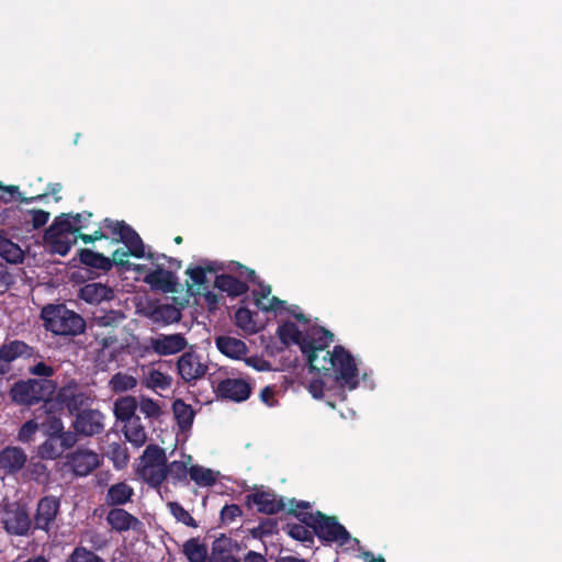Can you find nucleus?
I'll return each instance as SVG.
<instances>
[{"mask_svg": "<svg viewBox=\"0 0 562 562\" xmlns=\"http://www.w3.org/2000/svg\"><path fill=\"white\" fill-rule=\"evenodd\" d=\"M280 341L290 346L297 345L311 372L322 373L333 379L338 385L355 390L359 385V370L353 356L342 346L328 350L334 334L325 328L310 335L303 334L293 322H285L278 327Z\"/></svg>", "mask_w": 562, "mask_h": 562, "instance_id": "1", "label": "nucleus"}, {"mask_svg": "<svg viewBox=\"0 0 562 562\" xmlns=\"http://www.w3.org/2000/svg\"><path fill=\"white\" fill-rule=\"evenodd\" d=\"M288 514L313 529L314 535L323 544L338 543L344 546L351 539L349 531L338 521L336 516H328L321 510L297 512L293 508L288 510Z\"/></svg>", "mask_w": 562, "mask_h": 562, "instance_id": "2", "label": "nucleus"}, {"mask_svg": "<svg viewBox=\"0 0 562 562\" xmlns=\"http://www.w3.org/2000/svg\"><path fill=\"white\" fill-rule=\"evenodd\" d=\"M41 317L45 329L56 336L75 337L87 328L85 318L65 305L48 304L43 307Z\"/></svg>", "mask_w": 562, "mask_h": 562, "instance_id": "3", "label": "nucleus"}, {"mask_svg": "<svg viewBox=\"0 0 562 562\" xmlns=\"http://www.w3.org/2000/svg\"><path fill=\"white\" fill-rule=\"evenodd\" d=\"M55 391V385L47 379H29L15 382L10 391L11 401L18 405L32 406L47 402Z\"/></svg>", "mask_w": 562, "mask_h": 562, "instance_id": "4", "label": "nucleus"}, {"mask_svg": "<svg viewBox=\"0 0 562 562\" xmlns=\"http://www.w3.org/2000/svg\"><path fill=\"white\" fill-rule=\"evenodd\" d=\"M167 456L158 445H148L140 457L137 474L149 486L157 488L166 480Z\"/></svg>", "mask_w": 562, "mask_h": 562, "instance_id": "5", "label": "nucleus"}, {"mask_svg": "<svg viewBox=\"0 0 562 562\" xmlns=\"http://www.w3.org/2000/svg\"><path fill=\"white\" fill-rule=\"evenodd\" d=\"M43 240L49 252L66 256L78 237L71 233V227L65 215L54 218L52 225L44 232Z\"/></svg>", "mask_w": 562, "mask_h": 562, "instance_id": "6", "label": "nucleus"}, {"mask_svg": "<svg viewBox=\"0 0 562 562\" xmlns=\"http://www.w3.org/2000/svg\"><path fill=\"white\" fill-rule=\"evenodd\" d=\"M57 401L71 416H78L85 409L91 408L94 396L90 391H85L76 383L61 386L57 393Z\"/></svg>", "mask_w": 562, "mask_h": 562, "instance_id": "7", "label": "nucleus"}, {"mask_svg": "<svg viewBox=\"0 0 562 562\" xmlns=\"http://www.w3.org/2000/svg\"><path fill=\"white\" fill-rule=\"evenodd\" d=\"M102 227L109 229L113 236H117L115 241L123 243L130 249V252L133 257H145V248L142 238L137 232L124 221H113L111 218H105L102 222Z\"/></svg>", "mask_w": 562, "mask_h": 562, "instance_id": "8", "label": "nucleus"}, {"mask_svg": "<svg viewBox=\"0 0 562 562\" xmlns=\"http://www.w3.org/2000/svg\"><path fill=\"white\" fill-rule=\"evenodd\" d=\"M122 314L120 312L110 310L102 312L101 314H93V317L90 323V329L94 328H106L110 329L105 335L102 333L95 331L93 334L98 345L102 349L110 348L117 340L116 335L114 334V329L119 326Z\"/></svg>", "mask_w": 562, "mask_h": 562, "instance_id": "9", "label": "nucleus"}, {"mask_svg": "<svg viewBox=\"0 0 562 562\" xmlns=\"http://www.w3.org/2000/svg\"><path fill=\"white\" fill-rule=\"evenodd\" d=\"M2 522L5 531L13 536H26L32 526L26 508L16 503L5 506Z\"/></svg>", "mask_w": 562, "mask_h": 562, "instance_id": "10", "label": "nucleus"}, {"mask_svg": "<svg viewBox=\"0 0 562 562\" xmlns=\"http://www.w3.org/2000/svg\"><path fill=\"white\" fill-rule=\"evenodd\" d=\"M216 395L233 402H244L249 398L252 387L245 379L226 378L214 387Z\"/></svg>", "mask_w": 562, "mask_h": 562, "instance_id": "11", "label": "nucleus"}, {"mask_svg": "<svg viewBox=\"0 0 562 562\" xmlns=\"http://www.w3.org/2000/svg\"><path fill=\"white\" fill-rule=\"evenodd\" d=\"M67 464L75 475L87 476L101 464V458L94 451L78 448L67 456Z\"/></svg>", "mask_w": 562, "mask_h": 562, "instance_id": "12", "label": "nucleus"}, {"mask_svg": "<svg viewBox=\"0 0 562 562\" xmlns=\"http://www.w3.org/2000/svg\"><path fill=\"white\" fill-rule=\"evenodd\" d=\"M248 506L255 505L259 513L274 515L285 509L283 497H278L272 491H256L246 496Z\"/></svg>", "mask_w": 562, "mask_h": 562, "instance_id": "13", "label": "nucleus"}, {"mask_svg": "<svg viewBox=\"0 0 562 562\" xmlns=\"http://www.w3.org/2000/svg\"><path fill=\"white\" fill-rule=\"evenodd\" d=\"M59 499L53 495L42 497L34 514V528L48 531L59 513Z\"/></svg>", "mask_w": 562, "mask_h": 562, "instance_id": "14", "label": "nucleus"}, {"mask_svg": "<svg viewBox=\"0 0 562 562\" xmlns=\"http://www.w3.org/2000/svg\"><path fill=\"white\" fill-rule=\"evenodd\" d=\"M72 427L79 435L91 437L104 430V415L99 409H85L76 416Z\"/></svg>", "mask_w": 562, "mask_h": 562, "instance_id": "15", "label": "nucleus"}, {"mask_svg": "<svg viewBox=\"0 0 562 562\" xmlns=\"http://www.w3.org/2000/svg\"><path fill=\"white\" fill-rule=\"evenodd\" d=\"M105 520L111 529L119 533L126 532L128 530L138 532L144 526L136 516L121 507L111 508L106 514Z\"/></svg>", "mask_w": 562, "mask_h": 562, "instance_id": "16", "label": "nucleus"}, {"mask_svg": "<svg viewBox=\"0 0 562 562\" xmlns=\"http://www.w3.org/2000/svg\"><path fill=\"white\" fill-rule=\"evenodd\" d=\"M26 462L27 456L21 447L8 446L0 451V471L5 475L19 473Z\"/></svg>", "mask_w": 562, "mask_h": 562, "instance_id": "17", "label": "nucleus"}, {"mask_svg": "<svg viewBox=\"0 0 562 562\" xmlns=\"http://www.w3.org/2000/svg\"><path fill=\"white\" fill-rule=\"evenodd\" d=\"M188 341L182 334H160L150 339V347L159 356H170L183 351Z\"/></svg>", "mask_w": 562, "mask_h": 562, "instance_id": "18", "label": "nucleus"}, {"mask_svg": "<svg viewBox=\"0 0 562 562\" xmlns=\"http://www.w3.org/2000/svg\"><path fill=\"white\" fill-rule=\"evenodd\" d=\"M178 373L186 382H192L202 378L207 366L202 363L200 356L194 352H184L177 362Z\"/></svg>", "mask_w": 562, "mask_h": 562, "instance_id": "19", "label": "nucleus"}, {"mask_svg": "<svg viewBox=\"0 0 562 562\" xmlns=\"http://www.w3.org/2000/svg\"><path fill=\"white\" fill-rule=\"evenodd\" d=\"M0 357L5 363H11L19 358L31 359L40 357V355L34 347L27 345L25 341L14 339L2 344L0 347Z\"/></svg>", "mask_w": 562, "mask_h": 562, "instance_id": "20", "label": "nucleus"}, {"mask_svg": "<svg viewBox=\"0 0 562 562\" xmlns=\"http://www.w3.org/2000/svg\"><path fill=\"white\" fill-rule=\"evenodd\" d=\"M78 297L88 304H100L113 300L114 291L106 284L91 282L79 289Z\"/></svg>", "mask_w": 562, "mask_h": 562, "instance_id": "21", "label": "nucleus"}, {"mask_svg": "<svg viewBox=\"0 0 562 562\" xmlns=\"http://www.w3.org/2000/svg\"><path fill=\"white\" fill-rule=\"evenodd\" d=\"M145 282L153 289L172 293L177 291L178 279L175 272L157 267L145 277Z\"/></svg>", "mask_w": 562, "mask_h": 562, "instance_id": "22", "label": "nucleus"}, {"mask_svg": "<svg viewBox=\"0 0 562 562\" xmlns=\"http://www.w3.org/2000/svg\"><path fill=\"white\" fill-rule=\"evenodd\" d=\"M134 488L126 482H119L111 485L105 494V505L111 508H119L132 501Z\"/></svg>", "mask_w": 562, "mask_h": 562, "instance_id": "23", "label": "nucleus"}, {"mask_svg": "<svg viewBox=\"0 0 562 562\" xmlns=\"http://www.w3.org/2000/svg\"><path fill=\"white\" fill-rule=\"evenodd\" d=\"M214 286L222 292L227 293L228 296H240L248 292L249 286L246 282L239 280L232 274H218L215 277Z\"/></svg>", "mask_w": 562, "mask_h": 562, "instance_id": "24", "label": "nucleus"}, {"mask_svg": "<svg viewBox=\"0 0 562 562\" xmlns=\"http://www.w3.org/2000/svg\"><path fill=\"white\" fill-rule=\"evenodd\" d=\"M123 434L128 442L139 448L147 441V432L139 416L124 422Z\"/></svg>", "mask_w": 562, "mask_h": 562, "instance_id": "25", "label": "nucleus"}, {"mask_svg": "<svg viewBox=\"0 0 562 562\" xmlns=\"http://www.w3.org/2000/svg\"><path fill=\"white\" fill-rule=\"evenodd\" d=\"M77 257L83 266L101 270L103 272H109L111 270L110 258L105 257L101 252H95L88 248H80L77 252Z\"/></svg>", "mask_w": 562, "mask_h": 562, "instance_id": "26", "label": "nucleus"}, {"mask_svg": "<svg viewBox=\"0 0 562 562\" xmlns=\"http://www.w3.org/2000/svg\"><path fill=\"white\" fill-rule=\"evenodd\" d=\"M216 347L223 355L233 359H240L247 352V345L243 340L229 336L216 338Z\"/></svg>", "mask_w": 562, "mask_h": 562, "instance_id": "27", "label": "nucleus"}, {"mask_svg": "<svg viewBox=\"0 0 562 562\" xmlns=\"http://www.w3.org/2000/svg\"><path fill=\"white\" fill-rule=\"evenodd\" d=\"M172 411L179 428L186 431L192 427L195 412L191 405L183 400L177 398L172 403Z\"/></svg>", "mask_w": 562, "mask_h": 562, "instance_id": "28", "label": "nucleus"}, {"mask_svg": "<svg viewBox=\"0 0 562 562\" xmlns=\"http://www.w3.org/2000/svg\"><path fill=\"white\" fill-rule=\"evenodd\" d=\"M137 409V402L133 396H124L116 400L114 404V414L117 420L122 423L126 420H131L132 418L137 417L135 414Z\"/></svg>", "mask_w": 562, "mask_h": 562, "instance_id": "29", "label": "nucleus"}, {"mask_svg": "<svg viewBox=\"0 0 562 562\" xmlns=\"http://www.w3.org/2000/svg\"><path fill=\"white\" fill-rule=\"evenodd\" d=\"M38 457L43 460H55L64 453V450L58 441V437L53 431L48 438L38 446Z\"/></svg>", "mask_w": 562, "mask_h": 562, "instance_id": "30", "label": "nucleus"}, {"mask_svg": "<svg viewBox=\"0 0 562 562\" xmlns=\"http://www.w3.org/2000/svg\"><path fill=\"white\" fill-rule=\"evenodd\" d=\"M189 469L187 467V463L183 461H172L170 463H167L166 467V480L169 477L172 482V484H182V485H189Z\"/></svg>", "mask_w": 562, "mask_h": 562, "instance_id": "31", "label": "nucleus"}, {"mask_svg": "<svg viewBox=\"0 0 562 562\" xmlns=\"http://www.w3.org/2000/svg\"><path fill=\"white\" fill-rule=\"evenodd\" d=\"M190 479L199 486L207 487L216 483V475L213 470L203 468L199 464L189 469Z\"/></svg>", "mask_w": 562, "mask_h": 562, "instance_id": "32", "label": "nucleus"}, {"mask_svg": "<svg viewBox=\"0 0 562 562\" xmlns=\"http://www.w3.org/2000/svg\"><path fill=\"white\" fill-rule=\"evenodd\" d=\"M0 257L7 262L20 263L24 259V254L19 245L0 237Z\"/></svg>", "mask_w": 562, "mask_h": 562, "instance_id": "33", "label": "nucleus"}, {"mask_svg": "<svg viewBox=\"0 0 562 562\" xmlns=\"http://www.w3.org/2000/svg\"><path fill=\"white\" fill-rule=\"evenodd\" d=\"M183 553L190 562H205L207 559L206 546L195 538L189 539L183 544Z\"/></svg>", "mask_w": 562, "mask_h": 562, "instance_id": "34", "label": "nucleus"}, {"mask_svg": "<svg viewBox=\"0 0 562 562\" xmlns=\"http://www.w3.org/2000/svg\"><path fill=\"white\" fill-rule=\"evenodd\" d=\"M286 532L294 540L305 543L307 547L314 543V532L305 524H286Z\"/></svg>", "mask_w": 562, "mask_h": 562, "instance_id": "35", "label": "nucleus"}, {"mask_svg": "<svg viewBox=\"0 0 562 562\" xmlns=\"http://www.w3.org/2000/svg\"><path fill=\"white\" fill-rule=\"evenodd\" d=\"M172 378L159 370L151 369L144 379V384L151 390H167L171 386Z\"/></svg>", "mask_w": 562, "mask_h": 562, "instance_id": "36", "label": "nucleus"}, {"mask_svg": "<svg viewBox=\"0 0 562 562\" xmlns=\"http://www.w3.org/2000/svg\"><path fill=\"white\" fill-rule=\"evenodd\" d=\"M108 457L116 469L125 468L130 460L127 448L120 442H112L109 445Z\"/></svg>", "mask_w": 562, "mask_h": 562, "instance_id": "37", "label": "nucleus"}, {"mask_svg": "<svg viewBox=\"0 0 562 562\" xmlns=\"http://www.w3.org/2000/svg\"><path fill=\"white\" fill-rule=\"evenodd\" d=\"M109 385L114 393H123L133 390L137 385V380L130 374L117 372L112 375Z\"/></svg>", "mask_w": 562, "mask_h": 562, "instance_id": "38", "label": "nucleus"}, {"mask_svg": "<svg viewBox=\"0 0 562 562\" xmlns=\"http://www.w3.org/2000/svg\"><path fill=\"white\" fill-rule=\"evenodd\" d=\"M52 428H53V431L58 437V441H59L64 452L67 449L72 448L77 443V440H78L77 435H79V434L76 431L72 432L70 430L64 431L63 424H61L60 419H56L53 423Z\"/></svg>", "mask_w": 562, "mask_h": 562, "instance_id": "39", "label": "nucleus"}, {"mask_svg": "<svg viewBox=\"0 0 562 562\" xmlns=\"http://www.w3.org/2000/svg\"><path fill=\"white\" fill-rule=\"evenodd\" d=\"M180 316L179 310L171 304L157 306L153 312V318L156 322H162L165 324L178 322Z\"/></svg>", "mask_w": 562, "mask_h": 562, "instance_id": "40", "label": "nucleus"}, {"mask_svg": "<svg viewBox=\"0 0 562 562\" xmlns=\"http://www.w3.org/2000/svg\"><path fill=\"white\" fill-rule=\"evenodd\" d=\"M60 215H65L67 221L70 224L71 233L76 235L83 228H88L93 214L89 211H83L81 213L71 214V213H61Z\"/></svg>", "mask_w": 562, "mask_h": 562, "instance_id": "41", "label": "nucleus"}, {"mask_svg": "<svg viewBox=\"0 0 562 562\" xmlns=\"http://www.w3.org/2000/svg\"><path fill=\"white\" fill-rule=\"evenodd\" d=\"M67 562H106L99 557L93 550L83 546H77L68 557Z\"/></svg>", "mask_w": 562, "mask_h": 562, "instance_id": "42", "label": "nucleus"}, {"mask_svg": "<svg viewBox=\"0 0 562 562\" xmlns=\"http://www.w3.org/2000/svg\"><path fill=\"white\" fill-rule=\"evenodd\" d=\"M169 510L171 515L180 522L184 524L188 527L196 528L198 524L195 519L189 514L183 506L177 502H170L168 504Z\"/></svg>", "mask_w": 562, "mask_h": 562, "instance_id": "43", "label": "nucleus"}, {"mask_svg": "<svg viewBox=\"0 0 562 562\" xmlns=\"http://www.w3.org/2000/svg\"><path fill=\"white\" fill-rule=\"evenodd\" d=\"M254 313L246 308V307H239L235 312V321L236 325L245 330H256V323L254 322Z\"/></svg>", "mask_w": 562, "mask_h": 562, "instance_id": "44", "label": "nucleus"}, {"mask_svg": "<svg viewBox=\"0 0 562 562\" xmlns=\"http://www.w3.org/2000/svg\"><path fill=\"white\" fill-rule=\"evenodd\" d=\"M278 532V521L272 518L262 519L257 527L251 530L255 538H262Z\"/></svg>", "mask_w": 562, "mask_h": 562, "instance_id": "45", "label": "nucleus"}, {"mask_svg": "<svg viewBox=\"0 0 562 562\" xmlns=\"http://www.w3.org/2000/svg\"><path fill=\"white\" fill-rule=\"evenodd\" d=\"M139 411L148 418H158L161 415V408L158 402L149 397H142L139 402Z\"/></svg>", "mask_w": 562, "mask_h": 562, "instance_id": "46", "label": "nucleus"}, {"mask_svg": "<svg viewBox=\"0 0 562 562\" xmlns=\"http://www.w3.org/2000/svg\"><path fill=\"white\" fill-rule=\"evenodd\" d=\"M83 539L89 543L90 548L94 551H101L108 547V539L104 535L90 530L83 533Z\"/></svg>", "mask_w": 562, "mask_h": 562, "instance_id": "47", "label": "nucleus"}, {"mask_svg": "<svg viewBox=\"0 0 562 562\" xmlns=\"http://www.w3.org/2000/svg\"><path fill=\"white\" fill-rule=\"evenodd\" d=\"M214 555H233L232 554V539L221 536L213 541L212 552L210 557Z\"/></svg>", "mask_w": 562, "mask_h": 562, "instance_id": "48", "label": "nucleus"}, {"mask_svg": "<svg viewBox=\"0 0 562 562\" xmlns=\"http://www.w3.org/2000/svg\"><path fill=\"white\" fill-rule=\"evenodd\" d=\"M243 515V510L237 504L225 505L220 513L221 521L225 525L234 522L238 517Z\"/></svg>", "mask_w": 562, "mask_h": 562, "instance_id": "49", "label": "nucleus"}, {"mask_svg": "<svg viewBox=\"0 0 562 562\" xmlns=\"http://www.w3.org/2000/svg\"><path fill=\"white\" fill-rule=\"evenodd\" d=\"M37 430H38L37 423L33 419H30V420L25 422L20 427L19 432H18V440L23 443H27L33 439V437Z\"/></svg>", "mask_w": 562, "mask_h": 562, "instance_id": "50", "label": "nucleus"}, {"mask_svg": "<svg viewBox=\"0 0 562 562\" xmlns=\"http://www.w3.org/2000/svg\"><path fill=\"white\" fill-rule=\"evenodd\" d=\"M128 256H132L128 248L127 251L116 249L110 258L111 268L116 266L123 271H128L131 269V262L126 259Z\"/></svg>", "mask_w": 562, "mask_h": 562, "instance_id": "51", "label": "nucleus"}, {"mask_svg": "<svg viewBox=\"0 0 562 562\" xmlns=\"http://www.w3.org/2000/svg\"><path fill=\"white\" fill-rule=\"evenodd\" d=\"M0 191H4V192L9 193L12 199L20 200L22 203H30V202L40 200L45 196V194H40L36 196H31V198H22L18 186H13V184L5 186L1 181H0Z\"/></svg>", "mask_w": 562, "mask_h": 562, "instance_id": "52", "label": "nucleus"}, {"mask_svg": "<svg viewBox=\"0 0 562 562\" xmlns=\"http://www.w3.org/2000/svg\"><path fill=\"white\" fill-rule=\"evenodd\" d=\"M186 273L195 285L204 286L207 283L206 270L202 266L189 267Z\"/></svg>", "mask_w": 562, "mask_h": 562, "instance_id": "53", "label": "nucleus"}, {"mask_svg": "<svg viewBox=\"0 0 562 562\" xmlns=\"http://www.w3.org/2000/svg\"><path fill=\"white\" fill-rule=\"evenodd\" d=\"M29 214L34 229L43 227L49 220V213L44 210H31Z\"/></svg>", "mask_w": 562, "mask_h": 562, "instance_id": "54", "label": "nucleus"}, {"mask_svg": "<svg viewBox=\"0 0 562 562\" xmlns=\"http://www.w3.org/2000/svg\"><path fill=\"white\" fill-rule=\"evenodd\" d=\"M31 476L36 482H43L48 477V469L43 462H34L30 465Z\"/></svg>", "mask_w": 562, "mask_h": 562, "instance_id": "55", "label": "nucleus"}, {"mask_svg": "<svg viewBox=\"0 0 562 562\" xmlns=\"http://www.w3.org/2000/svg\"><path fill=\"white\" fill-rule=\"evenodd\" d=\"M13 284V277L8 267L0 262V292L7 291Z\"/></svg>", "mask_w": 562, "mask_h": 562, "instance_id": "56", "label": "nucleus"}, {"mask_svg": "<svg viewBox=\"0 0 562 562\" xmlns=\"http://www.w3.org/2000/svg\"><path fill=\"white\" fill-rule=\"evenodd\" d=\"M284 304H285V302L280 300L277 296H273L270 299L269 305H265L262 302H260V297L256 299L257 307L262 311H266V312L278 311V310L282 308Z\"/></svg>", "mask_w": 562, "mask_h": 562, "instance_id": "57", "label": "nucleus"}, {"mask_svg": "<svg viewBox=\"0 0 562 562\" xmlns=\"http://www.w3.org/2000/svg\"><path fill=\"white\" fill-rule=\"evenodd\" d=\"M325 382L322 379H314L308 384V391L314 398H322L324 395Z\"/></svg>", "mask_w": 562, "mask_h": 562, "instance_id": "58", "label": "nucleus"}, {"mask_svg": "<svg viewBox=\"0 0 562 562\" xmlns=\"http://www.w3.org/2000/svg\"><path fill=\"white\" fill-rule=\"evenodd\" d=\"M30 371L34 375L45 378L52 376L54 374V369L44 362L36 363L34 367L31 368Z\"/></svg>", "mask_w": 562, "mask_h": 562, "instance_id": "59", "label": "nucleus"}, {"mask_svg": "<svg viewBox=\"0 0 562 562\" xmlns=\"http://www.w3.org/2000/svg\"><path fill=\"white\" fill-rule=\"evenodd\" d=\"M236 265V271L238 272L239 277L245 278L247 281L255 283L257 276L255 270L239 263L235 262Z\"/></svg>", "mask_w": 562, "mask_h": 562, "instance_id": "60", "label": "nucleus"}, {"mask_svg": "<svg viewBox=\"0 0 562 562\" xmlns=\"http://www.w3.org/2000/svg\"><path fill=\"white\" fill-rule=\"evenodd\" d=\"M273 396H274V390L272 386L268 385V386H265L261 391H260V400L268 406H272L273 405Z\"/></svg>", "mask_w": 562, "mask_h": 562, "instance_id": "61", "label": "nucleus"}, {"mask_svg": "<svg viewBox=\"0 0 562 562\" xmlns=\"http://www.w3.org/2000/svg\"><path fill=\"white\" fill-rule=\"evenodd\" d=\"M246 363L254 367L255 369L262 371L269 368V362L257 357H250L246 360Z\"/></svg>", "mask_w": 562, "mask_h": 562, "instance_id": "62", "label": "nucleus"}, {"mask_svg": "<svg viewBox=\"0 0 562 562\" xmlns=\"http://www.w3.org/2000/svg\"><path fill=\"white\" fill-rule=\"evenodd\" d=\"M244 562H268L265 555L256 551H248L244 557Z\"/></svg>", "mask_w": 562, "mask_h": 562, "instance_id": "63", "label": "nucleus"}, {"mask_svg": "<svg viewBox=\"0 0 562 562\" xmlns=\"http://www.w3.org/2000/svg\"><path fill=\"white\" fill-rule=\"evenodd\" d=\"M207 562H239L234 555H214L210 557Z\"/></svg>", "mask_w": 562, "mask_h": 562, "instance_id": "64", "label": "nucleus"}]
</instances>
